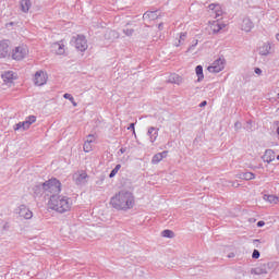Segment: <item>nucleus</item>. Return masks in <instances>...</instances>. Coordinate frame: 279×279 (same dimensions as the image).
<instances>
[{"label":"nucleus","instance_id":"a19ab883","mask_svg":"<svg viewBox=\"0 0 279 279\" xmlns=\"http://www.w3.org/2000/svg\"><path fill=\"white\" fill-rule=\"evenodd\" d=\"M125 151H128V148H120V150L118 151V154H125Z\"/></svg>","mask_w":279,"mask_h":279},{"label":"nucleus","instance_id":"7c9ffc66","mask_svg":"<svg viewBox=\"0 0 279 279\" xmlns=\"http://www.w3.org/2000/svg\"><path fill=\"white\" fill-rule=\"evenodd\" d=\"M244 130H246V132H254V126H252V120L245 123Z\"/></svg>","mask_w":279,"mask_h":279},{"label":"nucleus","instance_id":"4c0bfd02","mask_svg":"<svg viewBox=\"0 0 279 279\" xmlns=\"http://www.w3.org/2000/svg\"><path fill=\"white\" fill-rule=\"evenodd\" d=\"M234 128L235 130H241V122H235Z\"/></svg>","mask_w":279,"mask_h":279},{"label":"nucleus","instance_id":"a878e982","mask_svg":"<svg viewBox=\"0 0 279 279\" xmlns=\"http://www.w3.org/2000/svg\"><path fill=\"white\" fill-rule=\"evenodd\" d=\"M239 178H241V180H254L256 178V174H254L253 172H243L239 175Z\"/></svg>","mask_w":279,"mask_h":279},{"label":"nucleus","instance_id":"393cba45","mask_svg":"<svg viewBox=\"0 0 279 279\" xmlns=\"http://www.w3.org/2000/svg\"><path fill=\"white\" fill-rule=\"evenodd\" d=\"M264 199L269 204H279V196L276 195H265Z\"/></svg>","mask_w":279,"mask_h":279},{"label":"nucleus","instance_id":"2f4dec72","mask_svg":"<svg viewBox=\"0 0 279 279\" xmlns=\"http://www.w3.org/2000/svg\"><path fill=\"white\" fill-rule=\"evenodd\" d=\"M123 34H125V36H132L134 34V29L133 28H124Z\"/></svg>","mask_w":279,"mask_h":279},{"label":"nucleus","instance_id":"6e6552de","mask_svg":"<svg viewBox=\"0 0 279 279\" xmlns=\"http://www.w3.org/2000/svg\"><path fill=\"white\" fill-rule=\"evenodd\" d=\"M48 78L49 76H47V72L39 70L35 73L34 84L35 86H45V84H47Z\"/></svg>","mask_w":279,"mask_h":279},{"label":"nucleus","instance_id":"39448f33","mask_svg":"<svg viewBox=\"0 0 279 279\" xmlns=\"http://www.w3.org/2000/svg\"><path fill=\"white\" fill-rule=\"evenodd\" d=\"M29 53V49L27 48V46L22 45V46H17L12 50V60H25V58H27Z\"/></svg>","mask_w":279,"mask_h":279},{"label":"nucleus","instance_id":"de8ad7c7","mask_svg":"<svg viewBox=\"0 0 279 279\" xmlns=\"http://www.w3.org/2000/svg\"><path fill=\"white\" fill-rule=\"evenodd\" d=\"M158 28H159V29H162V24H159Z\"/></svg>","mask_w":279,"mask_h":279},{"label":"nucleus","instance_id":"423d86ee","mask_svg":"<svg viewBox=\"0 0 279 279\" xmlns=\"http://www.w3.org/2000/svg\"><path fill=\"white\" fill-rule=\"evenodd\" d=\"M73 182L76 186H84L88 183V173L84 170H78L73 174Z\"/></svg>","mask_w":279,"mask_h":279},{"label":"nucleus","instance_id":"f257e3e1","mask_svg":"<svg viewBox=\"0 0 279 279\" xmlns=\"http://www.w3.org/2000/svg\"><path fill=\"white\" fill-rule=\"evenodd\" d=\"M136 204L134 194L128 190H121L110 199V205L116 210H132Z\"/></svg>","mask_w":279,"mask_h":279},{"label":"nucleus","instance_id":"c85d7f7f","mask_svg":"<svg viewBox=\"0 0 279 279\" xmlns=\"http://www.w3.org/2000/svg\"><path fill=\"white\" fill-rule=\"evenodd\" d=\"M120 169H121V165L118 163V165L114 167V169L111 170V172H110V174H109V178H114V175H117V174L119 173Z\"/></svg>","mask_w":279,"mask_h":279},{"label":"nucleus","instance_id":"b1692460","mask_svg":"<svg viewBox=\"0 0 279 279\" xmlns=\"http://www.w3.org/2000/svg\"><path fill=\"white\" fill-rule=\"evenodd\" d=\"M29 125L31 124L25 120L23 122H19L17 124H15L14 130L15 131H19V130H23V131L29 130Z\"/></svg>","mask_w":279,"mask_h":279},{"label":"nucleus","instance_id":"58836bf2","mask_svg":"<svg viewBox=\"0 0 279 279\" xmlns=\"http://www.w3.org/2000/svg\"><path fill=\"white\" fill-rule=\"evenodd\" d=\"M265 226V221L260 220L257 222V228H263Z\"/></svg>","mask_w":279,"mask_h":279},{"label":"nucleus","instance_id":"9d476101","mask_svg":"<svg viewBox=\"0 0 279 279\" xmlns=\"http://www.w3.org/2000/svg\"><path fill=\"white\" fill-rule=\"evenodd\" d=\"M269 264H262L253 269H251V274L253 276H263L265 274H269Z\"/></svg>","mask_w":279,"mask_h":279},{"label":"nucleus","instance_id":"a211bd4d","mask_svg":"<svg viewBox=\"0 0 279 279\" xmlns=\"http://www.w3.org/2000/svg\"><path fill=\"white\" fill-rule=\"evenodd\" d=\"M51 51L57 56H64V44L54 43L51 45Z\"/></svg>","mask_w":279,"mask_h":279},{"label":"nucleus","instance_id":"a18cd8bd","mask_svg":"<svg viewBox=\"0 0 279 279\" xmlns=\"http://www.w3.org/2000/svg\"><path fill=\"white\" fill-rule=\"evenodd\" d=\"M221 29V26H218L217 28L214 29V32H219Z\"/></svg>","mask_w":279,"mask_h":279},{"label":"nucleus","instance_id":"f03ea898","mask_svg":"<svg viewBox=\"0 0 279 279\" xmlns=\"http://www.w3.org/2000/svg\"><path fill=\"white\" fill-rule=\"evenodd\" d=\"M49 208L60 215H64V213H69L71 208H73V201L68 196L51 195L49 199Z\"/></svg>","mask_w":279,"mask_h":279},{"label":"nucleus","instance_id":"49530a36","mask_svg":"<svg viewBox=\"0 0 279 279\" xmlns=\"http://www.w3.org/2000/svg\"><path fill=\"white\" fill-rule=\"evenodd\" d=\"M277 247H278V250H279V236H278V239H277Z\"/></svg>","mask_w":279,"mask_h":279},{"label":"nucleus","instance_id":"79ce46f5","mask_svg":"<svg viewBox=\"0 0 279 279\" xmlns=\"http://www.w3.org/2000/svg\"><path fill=\"white\" fill-rule=\"evenodd\" d=\"M128 130H133V133H135V131H134V123H131L130 126L128 128Z\"/></svg>","mask_w":279,"mask_h":279},{"label":"nucleus","instance_id":"f8f14e48","mask_svg":"<svg viewBox=\"0 0 279 279\" xmlns=\"http://www.w3.org/2000/svg\"><path fill=\"white\" fill-rule=\"evenodd\" d=\"M209 12L210 16H214V19H219L223 14V11L221 10V5L219 4H209Z\"/></svg>","mask_w":279,"mask_h":279},{"label":"nucleus","instance_id":"412c9836","mask_svg":"<svg viewBox=\"0 0 279 279\" xmlns=\"http://www.w3.org/2000/svg\"><path fill=\"white\" fill-rule=\"evenodd\" d=\"M168 154H169V151L163 150L162 153H158V154L154 155L151 158V163L158 165V162H161V160L163 158H167Z\"/></svg>","mask_w":279,"mask_h":279},{"label":"nucleus","instance_id":"e433bc0d","mask_svg":"<svg viewBox=\"0 0 279 279\" xmlns=\"http://www.w3.org/2000/svg\"><path fill=\"white\" fill-rule=\"evenodd\" d=\"M254 73H256V75H262L263 70H260V68H255Z\"/></svg>","mask_w":279,"mask_h":279},{"label":"nucleus","instance_id":"aec40b11","mask_svg":"<svg viewBox=\"0 0 279 279\" xmlns=\"http://www.w3.org/2000/svg\"><path fill=\"white\" fill-rule=\"evenodd\" d=\"M158 19V11H146L143 15V20L149 23V21H156Z\"/></svg>","mask_w":279,"mask_h":279},{"label":"nucleus","instance_id":"5701e85b","mask_svg":"<svg viewBox=\"0 0 279 279\" xmlns=\"http://www.w3.org/2000/svg\"><path fill=\"white\" fill-rule=\"evenodd\" d=\"M195 73L197 75V82L204 81V68L202 65H197L195 68Z\"/></svg>","mask_w":279,"mask_h":279},{"label":"nucleus","instance_id":"1a4fd4ad","mask_svg":"<svg viewBox=\"0 0 279 279\" xmlns=\"http://www.w3.org/2000/svg\"><path fill=\"white\" fill-rule=\"evenodd\" d=\"M16 214L23 219H32V217H34V213H32V210H29L25 205H20L16 208Z\"/></svg>","mask_w":279,"mask_h":279},{"label":"nucleus","instance_id":"6ab92c4d","mask_svg":"<svg viewBox=\"0 0 279 279\" xmlns=\"http://www.w3.org/2000/svg\"><path fill=\"white\" fill-rule=\"evenodd\" d=\"M21 12L27 14L32 10V0H21L20 1Z\"/></svg>","mask_w":279,"mask_h":279},{"label":"nucleus","instance_id":"c03bdc74","mask_svg":"<svg viewBox=\"0 0 279 279\" xmlns=\"http://www.w3.org/2000/svg\"><path fill=\"white\" fill-rule=\"evenodd\" d=\"M72 105H73L74 107H77V102H75V98H73Z\"/></svg>","mask_w":279,"mask_h":279},{"label":"nucleus","instance_id":"9b49d317","mask_svg":"<svg viewBox=\"0 0 279 279\" xmlns=\"http://www.w3.org/2000/svg\"><path fill=\"white\" fill-rule=\"evenodd\" d=\"M10 56V41L1 40L0 41V58H8Z\"/></svg>","mask_w":279,"mask_h":279},{"label":"nucleus","instance_id":"f3484780","mask_svg":"<svg viewBox=\"0 0 279 279\" xmlns=\"http://www.w3.org/2000/svg\"><path fill=\"white\" fill-rule=\"evenodd\" d=\"M262 160L268 165L269 162H274V160H276V153H274L271 149H267L263 155Z\"/></svg>","mask_w":279,"mask_h":279},{"label":"nucleus","instance_id":"7ed1b4c3","mask_svg":"<svg viewBox=\"0 0 279 279\" xmlns=\"http://www.w3.org/2000/svg\"><path fill=\"white\" fill-rule=\"evenodd\" d=\"M62 192V183L60 180L52 178L49 179L48 181L44 182L41 185H36L35 186V193L37 195H47L48 197H51V195H58L59 193Z\"/></svg>","mask_w":279,"mask_h":279},{"label":"nucleus","instance_id":"4468645a","mask_svg":"<svg viewBox=\"0 0 279 279\" xmlns=\"http://www.w3.org/2000/svg\"><path fill=\"white\" fill-rule=\"evenodd\" d=\"M1 78L3 80L4 84H12V82L16 80V73L12 71H7L1 74Z\"/></svg>","mask_w":279,"mask_h":279},{"label":"nucleus","instance_id":"473e14b6","mask_svg":"<svg viewBox=\"0 0 279 279\" xmlns=\"http://www.w3.org/2000/svg\"><path fill=\"white\" fill-rule=\"evenodd\" d=\"M26 121L32 125V123H36V116H29L26 118Z\"/></svg>","mask_w":279,"mask_h":279},{"label":"nucleus","instance_id":"ea45409f","mask_svg":"<svg viewBox=\"0 0 279 279\" xmlns=\"http://www.w3.org/2000/svg\"><path fill=\"white\" fill-rule=\"evenodd\" d=\"M208 105V102L206 101V100H204V101H202L201 104H199V108H204L205 106H207Z\"/></svg>","mask_w":279,"mask_h":279},{"label":"nucleus","instance_id":"cd10ccee","mask_svg":"<svg viewBox=\"0 0 279 279\" xmlns=\"http://www.w3.org/2000/svg\"><path fill=\"white\" fill-rule=\"evenodd\" d=\"M169 82H170V84H180V82H181L180 75H178V74L170 75Z\"/></svg>","mask_w":279,"mask_h":279},{"label":"nucleus","instance_id":"bb28decb","mask_svg":"<svg viewBox=\"0 0 279 279\" xmlns=\"http://www.w3.org/2000/svg\"><path fill=\"white\" fill-rule=\"evenodd\" d=\"M161 236H163L165 239H173V236H175V233H173V231L166 229L161 232Z\"/></svg>","mask_w":279,"mask_h":279},{"label":"nucleus","instance_id":"c9c22d12","mask_svg":"<svg viewBox=\"0 0 279 279\" xmlns=\"http://www.w3.org/2000/svg\"><path fill=\"white\" fill-rule=\"evenodd\" d=\"M63 97H64V99H69V101H71V104H73V95L64 94Z\"/></svg>","mask_w":279,"mask_h":279},{"label":"nucleus","instance_id":"ddd939ff","mask_svg":"<svg viewBox=\"0 0 279 279\" xmlns=\"http://www.w3.org/2000/svg\"><path fill=\"white\" fill-rule=\"evenodd\" d=\"M242 32H252L254 29V22L250 17H244L240 24Z\"/></svg>","mask_w":279,"mask_h":279},{"label":"nucleus","instance_id":"09e8293b","mask_svg":"<svg viewBox=\"0 0 279 279\" xmlns=\"http://www.w3.org/2000/svg\"><path fill=\"white\" fill-rule=\"evenodd\" d=\"M277 160H279V155L277 156Z\"/></svg>","mask_w":279,"mask_h":279},{"label":"nucleus","instance_id":"20e7f679","mask_svg":"<svg viewBox=\"0 0 279 279\" xmlns=\"http://www.w3.org/2000/svg\"><path fill=\"white\" fill-rule=\"evenodd\" d=\"M71 45L77 49V51H86L88 49V41L84 35H76L72 37Z\"/></svg>","mask_w":279,"mask_h":279},{"label":"nucleus","instance_id":"0eeeda50","mask_svg":"<svg viewBox=\"0 0 279 279\" xmlns=\"http://www.w3.org/2000/svg\"><path fill=\"white\" fill-rule=\"evenodd\" d=\"M226 69V59L223 58H218L213 62L211 65L207 68V71L209 73H221V71Z\"/></svg>","mask_w":279,"mask_h":279},{"label":"nucleus","instance_id":"37998d69","mask_svg":"<svg viewBox=\"0 0 279 279\" xmlns=\"http://www.w3.org/2000/svg\"><path fill=\"white\" fill-rule=\"evenodd\" d=\"M234 256H236L234 253H229V254L227 255V257H229V258H234Z\"/></svg>","mask_w":279,"mask_h":279},{"label":"nucleus","instance_id":"c756f323","mask_svg":"<svg viewBox=\"0 0 279 279\" xmlns=\"http://www.w3.org/2000/svg\"><path fill=\"white\" fill-rule=\"evenodd\" d=\"M184 40H186V33H181L180 39L178 40V44H175V47H180V45H182V43H184Z\"/></svg>","mask_w":279,"mask_h":279},{"label":"nucleus","instance_id":"2eb2a0df","mask_svg":"<svg viewBox=\"0 0 279 279\" xmlns=\"http://www.w3.org/2000/svg\"><path fill=\"white\" fill-rule=\"evenodd\" d=\"M93 143H95V135L89 134L83 146V149L86 154L93 151Z\"/></svg>","mask_w":279,"mask_h":279},{"label":"nucleus","instance_id":"72a5a7b5","mask_svg":"<svg viewBox=\"0 0 279 279\" xmlns=\"http://www.w3.org/2000/svg\"><path fill=\"white\" fill-rule=\"evenodd\" d=\"M252 258H255V259L260 258V252L258 250H254L252 254Z\"/></svg>","mask_w":279,"mask_h":279},{"label":"nucleus","instance_id":"f704fd0d","mask_svg":"<svg viewBox=\"0 0 279 279\" xmlns=\"http://www.w3.org/2000/svg\"><path fill=\"white\" fill-rule=\"evenodd\" d=\"M198 43L199 41L197 39L193 40V44L189 47L187 51H193V49H195V46L198 45Z\"/></svg>","mask_w":279,"mask_h":279},{"label":"nucleus","instance_id":"4be33fe9","mask_svg":"<svg viewBox=\"0 0 279 279\" xmlns=\"http://www.w3.org/2000/svg\"><path fill=\"white\" fill-rule=\"evenodd\" d=\"M147 136H149L150 143H156V140L158 138V129L154 126L148 128Z\"/></svg>","mask_w":279,"mask_h":279},{"label":"nucleus","instance_id":"dca6fc26","mask_svg":"<svg viewBox=\"0 0 279 279\" xmlns=\"http://www.w3.org/2000/svg\"><path fill=\"white\" fill-rule=\"evenodd\" d=\"M259 56H270L271 53V43L267 41L259 46L258 48Z\"/></svg>","mask_w":279,"mask_h":279}]
</instances>
